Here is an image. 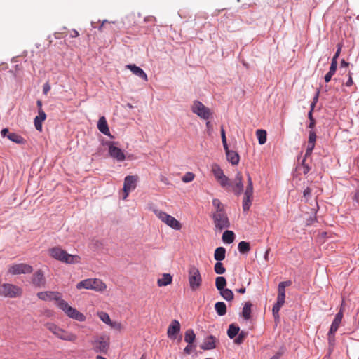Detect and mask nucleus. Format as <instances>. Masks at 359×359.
<instances>
[{"label":"nucleus","mask_w":359,"mask_h":359,"mask_svg":"<svg viewBox=\"0 0 359 359\" xmlns=\"http://www.w3.org/2000/svg\"><path fill=\"white\" fill-rule=\"evenodd\" d=\"M226 285V280L223 276H218L215 279V287L217 290L219 292L225 288Z\"/></svg>","instance_id":"nucleus-36"},{"label":"nucleus","mask_w":359,"mask_h":359,"mask_svg":"<svg viewBox=\"0 0 359 359\" xmlns=\"http://www.w3.org/2000/svg\"><path fill=\"white\" fill-rule=\"evenodd\" d=\"M211 170L215 180L221 187L224 189H228L231 186V181L229 178L224 175L220 166L217 163H214L212 165Z\"/></svg>","instance_id":"nucleus-8"},{"label":"nucleus","mask_w":359,"mask_h":359,"mask_svg":"<svg viewBox=\"0 0 359 359\" xmlns=\"http://www.w3.org/2000/svg\"><path fill=\"white\" fill-rule=\"evenodd\" d=\"M180 332V323L177 320H173L168 326L167 330L168 337L171 339H175Z\"/></svg>","instance_id":"nucleus-18"},{"label":"nucleus","mask_w":359,"mask_h":359,"mask_svg":"<svg viewBox=\"0 0 359 359\" xmlns=\"http://www.w3.org/2000/svg\"><path fill=\"white\" fill-rule=\"evenodd\" d=\"M32 271L33 267L25 263L13 264L8 269V273L11 275L27 274Z\"/></svg>","instance_id":"nucleus-13"},{"label":"nucleus","mask_w":359,"mask_h":359,"mask_svg":"<svg viewBox=\"0 0 359 359\" xmlns=\"http://www.w3.org/2000/svg\"><path fill=\"white\" fill-rule=\"evenodd\" d=\"M221 138L224 150H227V147H229L226 142L225 130L223 127L221 128Z\"/></svg>","instance_id":"nucleus-48"},{"label":"nucleus","mask_w":359,"mask_h":359,"mask_svg":"<svg viewBox=\"0 0 359 359\" xmlns=\"http://www.w3.org/2000/svg\"><path fill=\"white\" fill-rule=\"evenodd\" d=\"M311 193V190L309 187H307L306 189H305L304 190L303 194H304V197L306 199V201H308L309 198H310Z\"/></svg>","instance_id":"nucleus-55"},{"label":"nucleus","mask_w":359,"mask_h":359,"mask_svg":"<svg viewBox=\"0 0 359 359\" xmlns=\"http://www.w3.org/2000/svg\"><path fill=\"white\" fill-rule=\"evenodd\" d=\"M212 205L215 208V211L213 213H223L224 211V206L221 203V201L217 198H214L212 200Z\"/></svg>","instance_id":"nucleus-38"},{"label":"nucleus","mask_w":359,"mask_h":359,"mask_svg":"<svg viewBox=\"0 0 359 359\" xmlns=\"http://www.w3.org/2000/svg\"><path fill=\"white\" fill-rule=\"evenodd\" d=\"M49 254L55 259L65 264H74L81 262V257L79 255L69 254L60 247L50 248Z\"/></svg>","instance_id":"nucleus-1"},{"label":"nucleus","mask_w":359,"mask_h":359,"mask_svg":"<svg viewBox=\"0 0 359 359\" xmlns=\"http://www.w3.org/2000/svg\"><path fill=\"white\" fill-rule=\"evenodd\" d=\"M348 74H349L348 79V81H346V85L347 86H352V85H353V79H352V77H351V73H349Z\"/></svg>","instance_id":"nucleus-59"},{"label":"nucleus","mask_w":359,"mask_h":359,"mask_svg":"<svg viewBox=\"0 0 359 359\" xmlns=\"http://www.w3.org/2000/svg\"><path fill=\"white\" fill-rule=\"evenodd\" d=\"M22 290L15 285L4 283L0 285V295L4 297L15 298L20 297Z\"/></svg>","instance_id":"nucleus-9"},{"label":"nucleus","mask_w":359,"mask_h":359,"mask_svg":"<svg viewBox=\"0 0 359 359\" xmlns=\"http://www.w3.org/2000/svg\"><path fill=\"white\" fill-rule=\"evenodd\" d=\"M238 337L235 339L234 342L237 344H241L243 342L244 339L248 336V332L245 331H239L238 334H237Z\"/></svg>","instance_id":"nucleus-45"},{"label":"nucleus","mask_w":359,"mask_h":359,"mask_svg":"<svg viewBox=\"0 0 359 359\" xmlns=\"http://www.w3.org/2000/svg\"><path fill=\"white\" fill-rule=\"evenodd\" d=\"M252 304L250 302L245 303L242 311V316L245 320H249L251 318Z\"/></svg>","instance_id":"nucleus-32"},{"label":"nucleus","mask_w":359,"mask_h":359,"mask_svg":"<svg viewBox=\"0 0 359 359\" xmlns=\"http://www.w3.org/2000/svg\"><path fill=\"white\" fill-rule=\"evenodd\" d=\"M191 111L200 118L208 120L212 116L210 109L205 106L199 100H194L191 105Z\"/></svg>","instance_id":"nucleus-6"},{"label":"nucleus","mask_w":359,"mask_h":359,"mask_svg":"<svg viewBox=\"0 0 359 359\" xmlns=\"http://www.w3.org/2000/svg\"><path fill=\"white\" fill-rule=\"evenodd\" d=\"M226 250L224 247H218L215 249L214 258L217 262H221L225 259Z\"/></svg>","instance_id":"nucleus-28"},{"label":"nucleus","mask_w":359,"mask_h":359,"mask_svg":"<svg viewBox=\"0 0 359 359\" xmlns=\"http://www.w3.org/2000/svg\"><path fill=\"white\" fill-rule=\"evenodd\" d=\"M292 282L290 280L283 281L278 284V294H285V287L290 286Z\"/></svg>","instance_id":"nucleus-40"},{"label":"nucleus","mask_w":359,"mask_h":359,"mask_svg":"<svg viewBox=\"0 0 359 359\" xmlns=\"http://www.w3.org/2000/svg\"><path fill=\"white\" fill-rule=\"evenodd\" d=\"M137 180L138 177L135 175H128L125 177L123 187L124 193L123 196V200L126 199L129 195V193L136 188Z\"/></svg>","instance_id":"nucleus-14"},{"label":"nucleus","mask_w":359,"mask_h":359,"mask_svg":"<svg viewBox=\"0 0 359 359\" xmlns=\"http://www.w3.org/2000/svg\"><path fill=\"white\" fill-rule=\"evenodd\" d=\"M37 297L43 301H51L55 300L57 304L60 302V301H62V295L58 292H52V291H46V292H39L37 293Z\"/></svg>","instance_id":"nucleus-17"},{"label":"nucleus","mask_w":359,"mask_h":359,"mask_svg":"<svg viewBox=\"0 0 359 359\" xmlns=\"http://www.w3.org/2000/svg\"><path fill=\"white\" fill-rule=\"evenodd\" d=\"M32 282L35 287H44L46 284V280L43 273L41 270L36 271L33 275Z\"/></svg>","instance_id":"nucleus-19"},{"label":"nucleus","mask_w":359,"mask_h":359,"mask_svg":"<svg viewBox=\"0 0 359 359\" xmlns=\"http://www.w3.org/2000/svg\"><path fill=\"white\" fill-rule=\"evenodd\" d=\"M161 181L163 183H164L165 184H168V185L170 184V182H169L168 179L163 175L161 176Z\"/></svg>","instance_id":"nucleus-60"},{"label":"nucleus","mask_w":359,"mask_h":359,"mask_svg":"<svg viewBox=\"0 0 359 359\" xmlns=\"http://www.w3.org/2000/svg\"><path fill=\"white\" fill-rule=\"evenodd\" d=\"M109 326H110L111 328L116 330H120L122 328L121 324L120 323L116 322V321L115 322L111 321V324H109Z\"/></svg>","instance_id":"nucleus-52"},{"label":"nucleus","mask_w":359,"mask_h":359,"mask_svg":"<svg viewBox=\"0 0 359 359\" xmlns=\"http://www.w3.org/2000/svg\"><path fill=\"white\" fill-rule=\"evenodd\" d=\"M316 140V135L314 131H310L309 135V140L308 144H315Z\"/></svg>","instance_id":"nucleus-49"},{"label":"nucleus","mask_w":359,"mask_h":359,"mask_svg":"<svg viewBox=\"0 0 359 359\" xmlns=\"http://www.w3.org/2000/svg\"><path fill=\"white\" fill-rule=\"evenodd\" d=\"M219 294L226 301L229 302L233 299V293L230 289L224 288L219 291Z\"/></svg>","instance_id":"nucleus-34"},{"label":"nucleus","mask_w":359,"mask_h":359,"mask_svg":"<svg viewBox=\"0 0 359 359\" xmlns=\"http://www.w3.org/2000/svg\"><path fill=\"white\" fill-rule=\"evenodd\" d=\"M126 68L130 69L133 74L141 78L145 82L148 81V76L144 71L135 65H126Z\"/></svg>","instance_id":"nucleus-21"},{"label":"nucleus","mask_w":359,"mask_h":359,"mask_svg":"<svg viewBox=\"0 0 359 359\" xmlns=\"http://www.w3.org/2000/svg\"><path fill=\"white\" fill-rule=\"evenodd\" d=\"M7 137L11 141L17 144H23L25 143V140L21 135L15 133H11L8 134Z\"/></svg>","instance_id":"nucleus-29"},{"label":"nucleus","mask_w":359,"mask_h":359,"mask_svg":"<svg viewBox=\"0 0 359 359\" xmlns=\"http://www.w3.org/2000/svg\"><path fill=\"white\" fill-rule=\"evenodd\" d=\"M195 347L196 345L188 344V345L184 348V352L186 354L189 355L191 353L193 348H194Z\"/></svg>","instance_id":"nucleus-53"},{"label":"nucleus","mask_w":359,"mask_h":359,"mask_svg":"<svg viewBox=\"0 0 359 359\" xmlns=\"http://www.w3.org/2000/svg\"><path fill=\"white\" fill-rule=\"evenodd\" d=\"M283 304L276 302V303L273 306V309H272L273 315L274 318L277 320L279 319V311L281 309V307L283 306Z\"/></svg>","instance_id":"nucleus-43"},{"label":"nucleus","mask_w":359,"mask_h":359,"mask_svg":"<svg viewBox=\"0 0 359 359\" xmlns=\"http://www.w3.org/2000/svg\"><path fill=\"white\" fill-rule=\"evenodd\" d=\"M195 339L196 334H194V330L191 329L187 330L184 334V341L189 344H193Z\"/></svg>","instance_id":"nucleus-35"},{"label":"nucleus","mask_w":359,"mask_h":359,"mask_svg":"<svg viewBox=\"0 0 359 359\" xmlns=\"http://www.w3.org/2000/svg\"><path fill=\"white\" fill-rule=\"evenodd\" d=\"M79 36V32H78V31H77V30H76V29H73V30L72 31V34H71V35H70V36H71L72 38L78 37Z\"/></svg>","instance_id":"nucleus-61"},{"label":"nucleus","mask_w":359,"mask_h":359,"mask_svg":"<svg viewBox=\"0 0 359 359\" xmlns=\"http://www.w3.org/2000/svg\"><path fill=\"white\" fill-rule=\"evenodd\" d=\"M172 277L170 273H163L162 278L158 280V285L159 287L167 286L172 283Z\"/></svg>","instance_id":"nucleus-27"},{"label":"nucleus","mask_w":359,"mask_h":359,"mask_svg":"<svg viewBox=\"0 0 359 359\" xmlns=\"http://www.w3.org/2000/svg\"><path fill=\"white\" fill-rule=\"evenodd\" d=\"M195 175L191 172H187L182 178V180L184 183L192 182L194 180Z\"/></svg>","instance_id":"nucleus-46"},{"label":"nucleus","mask_w":359,"mask_h":359,"mask_svg":"<svg viewBox=\"0 0 359 359\" xmlns=\"http://www.w3.org/2000/svg\"><path fill=\"white\" fill-rule=\"evenodd\" d=\"M256 135L259 144H264L266 142V132L264 130H257Z\"/></svg>","instance_id":"nucleus-39"},{"label":"nucleus","mask_w":359,"mask_h":359,"mask_svg":"<svg viewBox=\"0 0 359 359\" xmlns=\"http://www.w3.org/2000/svg\"><path fill=\"white\" fill-rule=\"evenodd\" d=\"M240 331V328L238 326L235 324H231L229 326V329L227 330V335L230 339L235 338Z\"/></svg>","instance_id":"nucleus-33"},{"label":"nucleus","mask_w":359,"mask_h":359,"mask_svg":"<svg viewBox=\"0 0 359 359\" xmlns=\"http://www.w3.org/2000/svg\"><path fill=\"white\" fill-rule=\"evenodd\" d=\"M280 355H281L280 353H277L273 356H272L270 359H279Z\"/></svg>","instance_id":"nucleus-64"},{"label":"nucleus","mask_w":359,"mask_h":359,"mask_svg":"<svg viewBox=\"0 0 359 359\" xmlns=\"http://www.w3.org/2000/svg\"><path fill=\"white\" fill-rule=\"evenodd\" d=\"M343 318V311L341 309L335 316L334 320L332 323V325L330 328V332L331 334H335L337 331L340 323H341V320Z\"/></svg>","instance_id":"nucleus-22"},{"label":"nucleus","mask_w":359,"mask_h":359,"mask_svg":"<svg viewBox=\"0 0 359 359\" xmlns=\"http://www.w3.org/2000/svg\"><path fill=\"white\" fill-rule=\"evenodd\" d=\"M109 154L110 156L119 162L126 159V155L121 149L116 147L114 142L109 144Z\"/></svg>","instance_id":"nucleus-16"},{"label":"nucleus","mask_w":359,"mask_h":359,"mask_svg":"<svg viewBox=\"0 0 359 359\" xmlns=\"http://www.w3.org/2000/svg\"><path fill=\"white\" fill-rule=\"evenodd\" d=\"M46 113L41 109H39L38 116L34 118V126L37 130L41 131L42 130V122L46 119Z\"/></svg>","instance_id":"nucleus-24"},{"label":"nucleus","mask_w":359,"mask_h":359,"mask_svg":"<svg viewBox=\"0 0 359 359\" xmlns=\"http://www.w3.org/2000/svg\"><path fill=\"white\" fill-rule=\"evenodd\" d=\"M248 184L244 191V196L243 198L242 208L244 212L250 210L253 200V184L250 174L247 173Z\"/></svg>","instance_id":"nucleus-7"},{"label":"nucleus","mask_w":359,"mask_h":359,"mask_svg":"<svg viewBox=\"0 0 359 359\" xmlns=\"http://www.w3.org/2000/svg\"><path fill=\"white\" fill-rule=\"evenodd\" d=\"M188 280L192 291L198 290L202 284V277L198 269L191 265L188 269Z\"/></svg>","instance_id":"nucleus-4"},{"label":"nucleus","mask_w":359,"mask_h":359,"mask_svg":"<svg viewBox=\"0 0 359 359\" xmlns=\"http://www.w3.org/2000/svg\"><path fill=\"white\" fill-rule=\"evenodd\" d=\"M341 49H342V44L341 43H339L337 45V50L334 55L333 56L331 62H335V64L338 65L337 59H338V57H339V55L341 53Z\"/></svg>","instance_id":"nucleus-47"},{"label":"nucleus","mask_w":359,"mask_h":359,"mask_svg":"<svg viewBox=\"0 0 359 359\" xmlns=\"http://www.w3.org/2000/svg\"><path fill=\"white\" fill-rule=\"evenodd\" d=\"M217 339L212 335L208 336L204 339L203 344L201 346V348L203 350H212L216 347V342Z\"/></svg>","instance_id":"nucleus-20"},{"label":"nucleus","mask_w":359,"mask_h":359,"mask_svg":"<svg viewBox=\"0 0 359 359\" xmlns=\"http://www.w3.org/2000/svg\"><path fill=\"white\" fill-rule=\"evenodd\" d=\"M212 217L216 232H221L230 226V222L226 212L212 213Z\"/></svg>","instance_id":"nucleus-10"},{"label":"nucleus","mask_w":359,"mask_h":359,"mask_svg":"<svg viewBox=\"0 0 359 359\" xmlns=\"http://www.w3.org/2000/svg\"><path fill=\"white\" fill-rule=\"evenodd\" d=\"M57 306L62 310L69 318L76 320L79 322H83L86 320V317L83 313L79 312L75 308L69 306L64 299L62 301H60V302L57 304Z\"/></svg>","instance_id":"nucleus-5"},{"label":"nucleus","mask_w":359,"mask_h":359,"mask_svg":"<svg viewBox=\"0 0 359 359\" xmlns=\"http://www.w3.org/2000/svg\"><path fill=\"white\" fill-rule=\"evenodd\" d=\"M314 147H315V144H308L306 151L305 153V156H304V158H306L311 155Z\"/></svg>","instance_id":"nucleus-50"},{"label":"nucleus","mask_w":359,"mask_h":359,"mask_svg":"<svg viewBox=\"0 0 359 359\" xmlns=\"http://www.w3.org/2000/svg\"><path fill=\"white\" fill-rule=\"evenodd\" d=\"M98 130L105 135H109L110 132L108 127L107 120L104 116H102L99 118L97 122Z\"/></svg>","instance_id":"nucleus-26"},{"label":"nucleus","mask_w":359,"mask_h":359,"mask_svg":"<svg viewBox=\"0 0 359 359\" xmlns=\"http://www.w3.org/2000/svg\"><path fill=\"white\" fill-rule=\"evenodd\" d=\"M285 299V294H278L276 302L284 304Z\"/></svg>","instance_id":"nucleus-57"},{"label":"nucleus","mask_w":359,"mask_h":359,"mask_svg":"<svg viewBox=\"0 0 359 359\" xmlns=\"http://www.w3.org/2000/svg\"><path fill=\"white\" fill-rule=\"evenodd\" d=\"M225 153L228 161L231 163L232 165H235L239 163L240 157L236 151L230 150L229 147H227V150H225Z\"/></svg>","instance_id":"nucleus-23"},{"label":"nucleus","mask_w":359,"mask_h":359,"mask_svg":"<svg viewBox=\"0 0 359 359\" xmlns=\"http://www.w3.org/2000/svg\"><path fill=\"white\" fill-rule=\"evenodd\" d=\"M328 342L330 346H333L335 341L334 335L335 334H331V332L329 331L328 332Z\"/></svg>","instance_id":"nucleus-54"},{"label":"nucleus","mask_w":359,"mask_h":359,"mask_svg":"<svg viewBox=\"0 0 359 359\" xmlns=\"http://www.w3.org/2000/svg\"><path fill=\"white\" fill-rule=\"evenodd\" d=\"M76 289L92 290L96 292H103L107 289L106 284L98 278H87L76 284Z\"/></svg>","instance_id":"nucleus-3"},{"label":"nucleus","mask_w":359,"mask_h":359,"mask_svg":"<svg viewBox=\"0 0 359 359\" xmlns=\"http://www.w3.org/2000/svg\"><path fill=\"white\" fill-rule=\"evenodd\" d=\"M348 65V62H346L344 60H342L340 63L341 67H347Z\"/></svg>","instance_id":"nucleus-63"},{"label":"nucleus","mask_w":359,"mask_h":359,"mask_svg":"<svg viewBox=\"0 0 359 359\" xmlns=\"http://www.w3.org/2000/svg\"><path fill=\"white\" fill-rule=\"evenodd\" d=\"M238 250L241 253H247L250 251V244L245 241H241L238 245Z\"/></svg>","instance_id":"nucleus-41"},{"label":"nucleus","mask_w":359,"mask_h":359,"mask_svg":"<svg viewBox=\"0 0 359 359\" xmlns=\"http://www.w3.org/2000/svg\"><path fill=\"white\" fill-rule=\"evenodd\" d=\"M8 128H4L1 131V135L2 137H6L8 135Z\"/></svg>","instance_id":"nucleus-62"},{"label":"nucleus","mask_w":359,"mask_h":359,"mask_svg":"<svg viewBox=\"0 0 359 359\" xmlns=\"http://www.w3.org/2000/svg\"><path fill=\"white\" fill-rule=\"evenodd\" d=\"M50 90V86L48 83H46L43 87V93L46 95Z\"/></svg>","instance_id":"nucleus-58"},{"label":"nucleus","mask_w":359,"mask_h":359,"mask_svg":"<svg viewBox=\"0 0 359 359\" xmlns=\"http://www.w3.org/2000/svg\"><path fill=\"white\" fill-rule=\"evenodd\" d=\"M235 234L232 231L226 230L222 235V241L225 243L230 244L233 242Z\"/></svg>","instance_id":"nucleus-31"},{"label":"nucleus","mask_w":359,"mask_h":359,"mask_svg":"<svg viewBox=\"0 0 359 359\" xmlns=\"http://www.w3.org/2000/svg\"><path fill=\"white\" fill-rule=\"evenodd\" d=\"M45 326L46 329L61 340L74 342L78 338L76 334L65 330L54 323H48Z\"/></svg>","instance_id":"nucleus-2"},{"label":"nucleus","mask_w":359,"mask_h":359,"mask_svg":"<svg viewBox=\"0 0 359 359\" xmlns=\"http://www.w3.org/2000/svg\"><path fill=\"white\" fill-rule=\"evenodd\" d=\"M215 309L219 316H224L226 313V306L223 302H218L215 304Z\"/></svg>","instance_id":"nucleus-30"},{"label":"nucleus","mask_w":359,"mask_h":359,"mask_svg":"<svg viewBox=\"0 0 359 359\" xmlns=\"http://www.w3.org/2000/svg\"><path fill=\"white\" fill-rule=\"evenodd\" d=\"M154 213L159 219L173 229L180 230L182 228L181 223L174 217L167 214L166 212L162 210H154Z\"/></svg>","instance_id":"nucleus-11"},{"label":"nucleus","mask_w":359,"mask_h":359,"mask_svg":"<svg viewBox=\"0 0 359 359\" xmlns=\"http://www.w3.org/2000/svg\"><path fill=\"white\" fill-rule=\"evenodd\" d=\"M319 94H320V90H318L313 99V102H311V111H313L314 109V107L316 104V103L318 102V97H319Z\"/></svg>","instance_id":"nucleus-51"},{"label":"nucleus","mask_w":359,"mask_h":359,"mask_svg":"<svg viewBox=\"0 0 359 359\" xmlns=\"http://www.w3.org/2000/svg\"><path fill=\"white\" fill-rule=\"evenodd\" d=\"M116 21H109L107 20H104L101 22V25L99 26L98 30L100 32H104V29L109 32H115L114 25H116Z\"/></svg>","instance_id":"nucleus-25"},{"label":"nucleus","mask_w":359,"mask_h":359,"mask_svg":"<svg viewBox=\"0 0 359 359\" xmlns=\"http://www.w3.org/2000/svg\"><path fill=\"white\" fill-rule=\"evenodd\" d=\"M305 161H306V158H304L302 160V167H303V173L304 174L308 173L311 170L310 167L307 164L305 163Z\"/></svg>","instance_id":"nucleus-56"},{"label":"nucleus","mask_w":359,"mask_h":359,"mask_svg":"<svg viewBox=\"0 0 359 359\" xmlns=\"http://www.w3.org/2000/svg\"><path fill=\"white\" fill-rule=\"evenodd\" d=\"M214 271L217 274L221 275L225 273L226 269L221 262H217L214 266Z\"/></svg>","instance_id":"nucleus-44"},{"label":"nucleus","mask_w":359,"mask_h":359,"mask_svg":"<svg viewBox=\"0 0 359 359\" xmlns=\"http://www.w3.org/2000/svg\"><path fill=\"white\" fill-rule=\"evenodd\" d=\"M92 344L96 353H105L109 346V338L106 335L98 336L93 339Z\"/></svg>","instance_id":"nucleus-12"},{"label":"nucleus","mask_w":359,"mask_h":359,"mask_svg":"<svg viewBox=\"0 0 359 359\" xmlns=\"http://www.w3.org/2000/svg\"><path fill=\"white\" fill-rule=\"evenodd\" d=\"M226 190H231L236 196H240L243 193V177L240 172L236 174L233 183H231L230 187Z\"/></svg>","instance_id":"nucleus-15"},{"label":"nucleus","mask_w":359,"mask_h":359,"mask_svg":"<svg viewBox=\"0 0 359 359\" xmlns=\"http://www.w3.org/2000/svg\"><path fill=\"white\" fill-rule=\"evenodd\" d=\"M97 316L100 318V319L104 323L107 325L111 324V318L108 313L104 311H100L97 313Z\"/></svg>","instance_id":"nucleus-42"},{"label":"nucleus","mask_w":359,"mask_h":359,"mask_svg":"<svg viewBox=\"0 0 359 359\" xmlns=\"http://www.w3.org/2000/svg\"><path fill=\"white\" fill-rule=\"evenodd\" d=\"M337 67V65L335 64V62H331L329 72L325 76V81L326 83H328L331 80L332 76L336 72Z\"/></svg>","instance_id":"nucleus-37"}]
</instances>
